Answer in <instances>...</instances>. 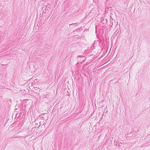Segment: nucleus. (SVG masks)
<instances>
[{
    "mask_svg": "<svg viewBox=\"0 0 150 150\" xmlns=\"http://www.w3.org/2000/svg\"><path fill=\"white\" fill-rule=\"evenodd\" d=\"M77 23H72L71 24H70L69 25V27H70V26L72 25H74V24H76Z\"/></svg>",
    "mask_w": 150,
    "mask_h": 150,
    "instance_id": "obj_2",
    "label": "nucleus"
},
{
    "mask_svg": "<svg viewBox=\"0 0 150 150\" xmlns=\"http://www.w3.org/2000/svg\"><path fill=\"white\" fill-rule=\"evenodd\" d=\"M26 138H27V137H25V141H26Z\"/></svg>",
    "mask_w": 150,
    "mask_h": 150,
    "instance_id": "obj_3",
    "label": "nucleus"
},
{
    "mask_svg": "<svg viewBox=\"0 0 150 150\" xmlns=\"http://www.w3.org/2000/svg\"><path fill=\"white\" fill-rule=\"evenodd\" d=\"M28 100V99H24L23 100V103L24 104V107L26 108L27 105H26V104L27 103Z\"/></svg>",
    "mask_w": 150,
    "mask_h": 150,
    "instance_id": "obj_1",
    "label": "nucleus"
}]
</instances>
